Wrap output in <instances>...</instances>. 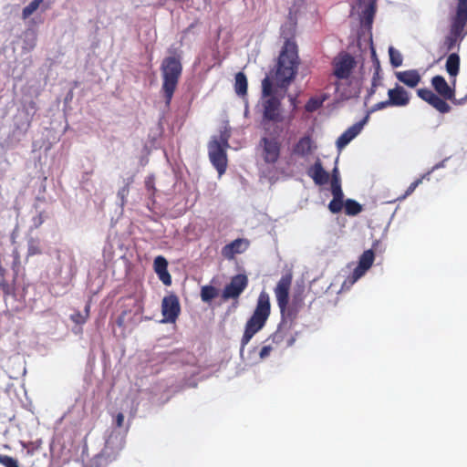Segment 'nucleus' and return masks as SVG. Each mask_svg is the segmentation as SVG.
<instances>
[{
	"mask_svg": "<svg viewBox=\"0 0 467 467\" xmlns=\"http://www.w3.org/2000/svg\"><path fill=\"white\" fill-rule=\"evenodd\" d=\"M280 37L284 45L276 64L262 80L261 126L265 135L284 137L288 134L290 118L283 115L281 101L287 95L292 104V95L287 94L292 82V7H288L287 20L281 26Z\"/></svg>",
	"mask_w": 467,
	"mask_h": 467,
	"instance_id": "f257e3e1",
	"label": "nucleus"
},
{
	"mask_svg": "<svg viewBox=\"0 0 467 467\" xmlns=\"http://www.w3.org/2000/svg\"><path fill=\"white\" fill-rule=\"evenodd\" d=\"M36 110L34 100L28 101L16 109L9 124L8 132L1 142L2 148L13 150L25 140Z\"/></svg>",
	"mask_w": 467,
	"mask_h": 467,
	"instance_id": "f03ea898",
	"label": "nucleus"
},
{
	"mask_svg": "<svg viewBox=\"0 0 467 467\" xmlns=\"http://www.w3.org/2000/svg\"><path fill=\"white\" fill-rule=\"evenodd\" d=\"M431 82L437 94L429 88H419L417 95L440 113L444 114L450 112L451 106L446 100L454 99L455 88L451 87L441 75L432 77Z\"/></svg>",
	"mask_w": 467,
	"mask_h": 467,
	"instance_id": "7ed1b4c3",
	"label": "nucleus"
},
{
	"mask_svg": "<svg viewBox=\"0 0 467 467\" xmlns=\"http://www.w3.org/2000/svg\"><path fill=\"white\" fill-rule=\"evenodd\" d=\"M467 35V0H458L455 13L450 19V29L444 37L441 47L445 52L459 49Z\"/></svg>",
	"mask_w": 467,
	"mask_h": 467,
	"instance_id": "20e7f679",
	"label": "nucleus"
},
{
	"mask_svg": "<svg viewBox=\"0 0 467 467\" xmlns=\"http://www.w3.org/2000/svg\"><path fill=\"white\" fill-rule=\"evenodd\" d=\"M161 71L162 76L161 91L165 105L169 107L182 73V61L174 57H164L161 64Z\"/></svg>",
	"mask_w": 467,
	"mask_h": 467,
	"instance_id": "39448f33",
	"label": "nucleus"
},
{
	"mask_svg": "<svg viewBox=\"0 0 467 467\" xmlns=\"http://www.w3.org/2000/svg\"><path fill=\"white\" fill-rule=\"evenodd\" d=\"M57 259L56 275L57 282L66 286L70 284L77 274V262L74 256L67 252L59 253Z\"/></svg>",
	"mask_w": 467,
	"mask_h": 467,
	"instance_id": "423d86ee",
	"label": "nucleus"
},
{
	"mask_svg": "<svg viewBox=\"0 0 467 467\" xmlns=\"http://www.w3.org/2000/svg\"><path fill=\"white\" fill-rule=\"evenodd\" d=\"M292 284V273H285L278 281L275 289L276 300L281 313V321H285V317L292 315V307L288 306L289 288Z\"/></svg>",
	"mask_w": 467,
	"mask_h": 467,
	"instance_id": "0eeeda50",
	"label": "nucleus"
},
{
	"mask_svg": "<svg viewBox=\"0 0 467 467\" xmlns=\"http://www.w3.org/2000/svg\"><path fill=\"white\" fill-rule=\"evenodd\" d=\"M125 445V435L119 431H112L106 440L104 448L98 455V458L106 462L114 461L122 451Z\"/></svg>",
	"mask_w": 467,
	"mask_h": 467,
	"instance_id": "6e6552de",
	"label": "nucleus"
},
{
	"mask_svg": "<svg viewBox=\"0 0 467 467\" xmlns=\"http://www.w3.org/2000/svg\"><path fill=\"white\" fill-rule=\"evenodd\" d=\"M292 133L288 130L287 136H265L261 139L263 146V158L267 163H275L280 155V146L283 141L290 143Z\"/></svg>",
	"mask_w": 467,
	"mask_h": 467,
	"instance_id": "1a4fd4ad",
	"label": "nucleus"
},
{
	"mask_svg": "<svg viewBox=\"0 0 467 467\" xmlns=\"http://www.w3.org/2000/svg\"><path fill=\"white\" fill-rule=\"evenodd\" d=\"M333 75L338 79H348L353 69L357 67L354 57L347 52H340L332 62Z\"/></svg>",
	"mask_w": 467,
	"mask_h": 467,
	"instance_id": "9d476101",
	"label": "nucleus"
},
{
	"mask_svg": "<svg viewBox=\"0 0 467 467\" xmlns=\"http://www.w3.org/2000/svg\"><path fill=\"white\" fill-rule=\"evenodd\" d=\"M226 149L219 142L217 136H213L208 143L210 161L219 175L224 173L227 168Z\"/></svg>",
	"mask_w": 467,
	"mask_h": 467,
	"instance_id": "9b49d317",
	"label": "nucleus"
},
{
	"mask_svg": "<svg viewBox=\"0 0 467 467\" xmlns=\"http://www.w3.org/2000/svg\"><path fill=\"white\" fill-rule=\"evenodd\" d=\"M248 285V278L244 274H238L231 278L222 293L223 300L235 299L244 292Z\"/></svg>",
	"mask_w": 467,
	"mask_h": 467,
	"instance_id": "f8f14e48",
	"label": "nucleus"
},
{
	"mask_svg": "<svg viewBox=\"0 0 467 467\" xmlns=\"http://www.w3.org/2000/svg\"><path fill=\"white\" fill-rule=\"evenodd\" d=\"M375 259L374 252L371 249L366 250L360 255L358 266L354 269L351 275L344 282L343 285L348 284L352 285L371 267Z\"/></svg>",
	"mask_w": 467,
	"mask_h": 467,
	"instance_id": "ddd939ff",
	"label": "nucleus"
},
{
	"mask_svg": "<svg viewBox=\"0 0 467 467\" xmlns=\"http://www.w3.org/2000/svg\"><path fill=\"white\" fill-rule=\"evenodd\" d=\"M181 311L179 298L170 295L162 299L161 312L163 318L161 321H176Z\"/></svg>",
	"mask_w": 467,
	"mask_h": 467,
	"instance_id": "4468645a",
	"label": "nucleus"
},
{
	"mask_svg": "<svg viewBox=\"0 0 467 467\" xmlns=\"http://www.w3.org/2000/svg\"><path fill=\"white\" fill-rule=\"evenodd\" d=\"M270 297L265 291L258 296L255 310L247 321H266L270 315Z\"/></svg>",
	"mask_w": 467,
	"mask_h": 467,
	"instance_id": "2eb2a0df",
	"label": "nucleus"
},
{
	"mask_svg": "<svg viewBox=\"0 0 467 467\" xmlns=\"http://www.w3.org/2000/svg\"><path fill=\"white\" fill-rule=\"evenodd\" d=\"M391 107H406L410 101V93L400 85H396L388 91Z\"/></svg>",
	"mask_w": 467,
	"mask_h": 467,
	"instance_id": "dca6fc26",
	"label": "nucleus"
},
{
	"mask_svg": "<svg viewBox=\"0 0 467 467\" xmlns=\"http://www.w3.org/2000/svg\"><path fill=\"white\" fill-rule=\"evenodd\" d=\"M307 175L313 180L316 185L323 186L328 183L330 174L323 168L320 160L310 166L307 170Z\"/></svg>",
	"mask_w": 467,
	"mask_h": 467,
	"instance_id": "f3484780",
	"label": "nucleus"
},
{
	"mask_svg": "<svg viewBox=\"0 0 467 467\" xmlns=\"http://www.w3.org/2000/svg\"><path fill=\"white\" fill-rule=\"evenodd\" d=\"M368 117H366L361 121L355 123L351 127H349L348 130H346L337 140V147L338 150H342L345 148L356 136H358L362 128L364 123L367 121Z\"/></svg>",
	"mask_w": 467,
	"mask_h": 467,
	"instance_id": "a211bd4d",
	"label": "nucleus"
},
{
	"mask_svg": "<svg viewBox=\"0 0 467 467\" xmlns=\"http://www.w3.org/2000/svg\"><path fill=\"white\" fill-rule=\"evenodd\" d=\"M395 77L400 82L410 88H416L421 80V76L417 69L398 71L395 73Z\"/></svg>",
	"mask_w": 467,
	"mask_h": 467,
	"instance_id": "6ab92c4d",
	"label": "nucleus"
},
{
	"mask_svg": "<svg viewBox=\"0 0 467 467\" xmlns=\"http://www.w3.org/2000/svg\"><path fill=\"white\" fill-rule=\"evenodd\" d=\"M445 68L450 78H452V84H455L456 77L460 72V56L453 52L451 53L446 60Z\"/></svg>",
	"mask_w": 467,
	"mask_h": 467,
	"instance_id": "aec40b11",
	"label": "nucleus"
},
{
	"mask_svg": "<svg viewBox=\"0 0 467 467\" xmlns=\"http://www.w3.org/2000/svg\"><path fill=\"white\" fill-rule=\"evenodd\" d=\"M248 244L243 239H235L223 248V254L225 257H233L234 254L245 251Z\"/></svg>",
	"mask_w": 467,
	"mask_h": 467,
	"instance_id": "412c9836",
	"label": "nucleus"
},
{
	"mask_svg": "<svg viewBox=\"0 0 467 467\" xmlns=\"http://www.w3.org/2000/svg\"><path fill=\"white\" fill-rule=\"evenodd\" d=\"M376 1L377 0H368V5L365 6V9L362 11L361 14V23L365 26L370 27L374 16L376 13ZM360 4L367 2V0H358Z\"/></svg>",
	"mask_w": 467,
	"mask_h": 467,
	"instance_id": "4be33fe9",
	"label": "nucleus"
},
{
	"mask_svg": "<svg viewBox=\"0 0 467 467\" xmlns=\"http://www.w3.org/2000/svg\"><path fill=\"white\" fill-rule=\"evenodd\" d=\"M313 141L309 136L303 137L294 146V154L306 156L312 152Z\"/></svg>",
	"mask_w": 467,
	"mask_h": 467,
	"instance_id": "5701e85b",
	"label": "nucleus"
},
{
	"mask_svg": "<svg viewBox=\"0 0 467 467\" xmlns=\"http://www.w3.org/2000/svg\"><path fill=\"white\" fill-rule=\"evenodd\" d=\"M247 78L242 71L235 74L234 78V91L237 96L244 97L247 94Z\"/></svg>",
	"mask_w": 467,
	"mask_h": 467,
	"instance_id": "b1692460",
	"label": "nucleus"
},
{
	"mask_svg": "<svg viewBox=\"0 0 467 467\" xmlns=\"http://www.w3.org/2000/svg\"><path fill=\"white\" fill-rule=\"evenodd\" d=\"M309 74V68L306 66H303L297 54V47L294 43V80L298 75L305 78Z\"/></svg>",
	"mask_w": 467,
	"mask_h": 467,
	"instance_id": "393cba45",
	"label": "nucleus"
},
{
	"mask_svg": "<svg viewBox=\"0 0 467 467\" xmlns=\"http://www.w3.org/2000/svg\"><path fill=\"white\" fill-rule=\"evenodd\" d=\"M37 35L34 29H27L23 36V49L31 51L36 45Z\"/></svg>",
	"mask_w": 467,
	"mask_h": 467,
	"instance_id": "a878e982",
	"label": "nucleus"
},
{
	"mask_svg": "<svg viewBox=\"0 0 467 467\" xmlns=\"http://www.w3.org/2000/svg\"><path fill=\"white\" fill-rule=\"evenodd\" d=\"M265 323H247L243 338L242 347L245 346L253 336L258 332Z\"/></svg>",
	"mask_w": 467,
	"mask_h": 467,
	"instance_id": "bb28decb",
	"label": "nucleus"
},
{
	"mask_svg": "<svg viewBox=\"0 0 467 467\" xmlns=\"http://www.w3.org/2000/svg\"><path fill=\"white\" fill-rule=\"evenodd\" d=\"M345 213L348 216H356L363 210L362 205L353 199H347L344 203Z\"/></svg>",
	"mask_w": 467,
	"mask_h": 467,
	"instance_id": "cd10ccee",
	"label": "nucleus"
},
{
	"mask_svg": "<svg viewBox=\"0 0 467 467\" xmlns=\"http://www.w3.org/2000/svg\"><path fill=\"white\" fill-rule=\"evenodd\" d=\"M219 290L213 285H203L201 289V298L204 303H210L213 299L218 297Z\"/></svg>",
	"mask_w": 467,
	"mask_h": 467,
	"instance_id": "c85d7f7f",
	"label": "nucleus"
},
{
	"mask_svg": "<svg viewBox=\"0 0 467 467\" xmlns=\"http://www.w3.org/2000/svg\"><path fill=\"white\" fill-rule=\"evenodd\" d=\"M431 171H428L427 173L423 174L420 178L415 180L413 182L410 183V185L406 190L405 193L399 197L398 200H403L410 196L415 189L422 182L424 179H428Z\"/></svg>",
	"mask_w": 467,
	"mask_h": 467,
	"instance_id": "c756f323",
	"label": "nucleus"
},
{
	"mask_svg": "<svg viewBox=\"0 0 467 467\" xmlns=\"http://www.w3.org/2000/svg\"><path fill=\"white\" fill-rule=\"evenodd\" d=\"M389 54L392 67H398L402 65L403 58L399 50L395 49L393 47H390L389 48Z\"/></svg>",
	"mask_w": 467,
	"mask_h": 467,
	"instance_id": "7c9ffc66",
	"label": "nucleus"
},
{
	"mask_svg": "<svg viewBox=\"0 0 467 467\" xmlns=\"http://www.w3.org/2000/svg\"><path fill=\"white\" fill-rule=\"evenodd\" d=\"M44 0H32L27 5L23 8L22 17L24 19L29 17L36 9L39 7L40 4Z\"/></svg>",
	"mask_w": 467,
	"mask_h": 467,
	"instance_id": "2f4dec72",
	"label": "nucleus"
},
{
	"mask_svg": "<svg viewBox=\"0 0 467 467\" xmlns=\"http://www.w3.org/2000/svg\"><path fill=\"white\" fill-rule=\"evenodd\" d=\"M47 219V215L45 212H43V211L38 212L31 219L30 230L32 231V230L39 228L45 223V221Z\"/></svg>",
	"mask_w": 467,
	"mask_h": 467,
	"instance_id": "473e14b6",
	"label": "nucleus"
},
{
	"mask_svg": "<svg viewBox=\"0 0 467 467\" xmlns=\"http://www.w3.org/2000/svg\"><path fill=\"white\" fill-rule=\"evenodd\" d=\"M373 65H374V73L372 76L371 84L374 87H379L381 85V80H382L379 61L377 58H375Z\"/></svg>",
	"mask_w": 467,
	"mask_h": 467,
	"instance_id": "72a5a7b5",
	"label": "nucleus"
},
{
	"mask_svg": "<svg viewBox=\"0 0 467 467\" xmlns=\"http://www.w3.org/2000/svg\"><path fill=\"white\" fill-rule=\"evenodd\" d=\"M153 268L155 273H159L160 271H163L168 268V261L162 255H158L154 258Z\"/></svg>",
	"mask_w": 467,
	"mask_h": 467,
	"instance_id": "f704fd0d",
	"label": "nucleus"
},
{
	"mask_svg": "<svg viewBox=\"0 0 467 467\" xmlns=\"http://www.w3.org/2000/svg\"><path fill=\"white\" fill-rule=\"evenodd\" d=\"M41 253L39 243L37 240L34 238H29L27 241V254L35 255Z\"/></svg>",
	"mask_w": 467,
	"mask_h": 467,
	"instance_id": "c9c22d12",
	"label": "nucleus"
},
{
	"mask_svg": "<svg viewBox=\"0 0 467 467\" xmlns=\"http://www.w3.org/2000/svg\"><path fill=\"white\" fill-rule=\"evenodd\" d=\"M323 104V100H320L317 98H311L306 103L305 109L307 112H314L321 108Z\"/></svg>",
	"mask_w": 467,
	"mask_h": 467,
	"instance_id": "e433bc0d",
	"label": "nucleus"
},
{
	"mask_svg": "<svg viewBox=\"0 0 467 467\" xmlns=\"http://www.w3.org/2000/svg\"><path fill=\"white\" fill-rule=\"evenodd\" d=\"M0 464L5 467H20L16 459L5 454H0Z\"/></svg>",
	"mask_w": 467,
	"mask_h": 467,
	"instance_id": "4c0bfd02",
	"label": "nucleus"
},
{
	"mask_svg": "<svg viewBox=\"0 0 467 467\" xmlns=\"http://www.w3.org/2000/svg\"><path fill=\"white\" fill-rule=\"evenodd\" d=\"M343 199H332L328 203V209L332 213H338L344 208Z\"/></svg>",
	"mask_w": 467,
	"mask_h": 467,
	"instance_id": "58836bf2",
	"label": "nucleus"
},
{
	"mask_svg": "<svg viewBox=\"0 0 467 467\" xmlns=\"http://www.w3.org/2000/svg\"><path fill=\"white\" fill-rule=\"evenodd\" d=\"M141 315L140 313L139 312V309L136 310L134 316L132 317H127V312L124 310L122 311V313L118 317V318L116 319V321L118 322H120V321H141Z\"/></svg>",
	"mask_w": 467,
	"mask_h": 467,
	"instance_id": "ea45409f",
	"label": "nucleus"
},
{
	"mask_svg": "<svg viewBox=\"0 0 467 467\" xmlns=\"http://www.w3.org/2000/svg\"><path fill=\"white\" fill-rule=\"evenodd\" d=\"M331 184V193L333 195V199H343L344 193L341 188L340 183H330Z\"/></svg>",
	"mask_w": 467,
	"mask_h": 467,
	"instance_id": "a19ab883",
	"label": "nucleus"
},
{
	"mask_svg": "<svg viewBox=\"0 0 467 467\" xmlns=\"http://www.w3.org/2000/svg\"><path fill=\"white\" fill-rule=\"evenodd\" d=\"M167 53L169 54V56L167 57H174V58H177L180 61L182 60V50H181L179 47H176L174 46H171L167 49Z\"/></svg>",
	"mask_w": 467,
	"mask_h": 467,
	"instance_id": "79ce46f5",
	"label": "nucleus"
},
{
	"mask_svg": "<svg viewBox=\"0 0 467 467\" xmlns=\"http://www.w3.org/2000/svg\"><path fill=\"white\" fill-rule=\"evenodd\" d=\"M159 277V279L165 285H171V276L168 271V268H166L163 271H160L156 274Z\"/></svg>",
	"mask_w": 467,
	"mask_h": 467,
	"instance_id": "37998d69",
	"label": "nucleus"
},
{
	"mask_svg": "<svg viewBox=\"0 0 467 467\" xmlns=\"http://www.w3.org/2000/svg\"><path fill=\"white\" fill-rule=\"evenodd\" d=\"M229 138L230 134L227 130H223L220 132V136L217 137L219 142L223 145V147L228 148L229 147Z\"/></svg>",
	"mask_w": 467,
	"mask_h": 467,
	"instance_id": "c03bdc74",
	"label": "nucleus"
},
{
	"mask_svg": "<svg viewBox=\"0 0 467 467\" xmlns=\"http://www.w3.org/2000/svg\"><path fill=\"white\" fill-rule=\"evenodd\" d=\"M329 180H330V183H340L341 182L340 172H339V170L337 165L333 168Z\"/></svg>",
	"mask_w": 467,
	"mask_h": 467,
	"instance_id": "a18cd8bd",
	"label": "nucleus"
},
{
	"mask_svg": "<svg viewBox=\"0 0 467 467\" xmlns=\"http://www.w3.org/2000/svg\"><path fill=\"white\" fill-rule=\"evenodd\" d=\"M0 286L4 292L5 295H13L15 296V293H14V286L10 284H8L5 280H2L0 282Z\"/></svg>",
	"mask_w": 467,
	"mask_h": 467,
	"instance_id": "49530a36",
	"label": "nucleus"
},
{
	"mask_svg": "<svg viewBox=\"0 0 467 467\" xmlns=\"http://www.w3.org/2000/svg\"><path fill=\"white\" fill-rule=\"evenodd\" d=\"M388 107H391L389 99L385 101H380V102L375 104L372 108V111L380 110V109H386Z\"/></svg>",
	"mask_w": 467,
	"mask_h": 467,
	"instance_id": "de8ad7c7",
	"label": "nucleus"
},
{
	"mask_svg": "<svg viewBox=\"0 0 467 467\" xmlns=\"http://www.w3.org/2000/svg\"><path fill=\"white\" fill-rule=\"evenodd\" d=\"M71 321H83V313L79 310H75L70 314Z\"/></svg>",
	"mask_w": 467,
	"mask_h": 467,
	"instance_id": "09e8293b",
	"label": "nucleus"
},
{
	"mask_svg": "<svg viewBox=\"0 0 467 467\" xmlns=\"http://www.w3.org/2000/svg\"><path fill=\"white\" fill-rule=\"evenodd\" d=\"M271 350H272V348L270 346H264L259 352L260 358L262 359L265 358L266 357H268L270 355Z\"/></svg>",
	"mask_w": 467,
	"mask_h": 467,
	"instance_id": "8fccbe9b",
	"label": "nucleus"
},
{
	"mask_svg": "<svg viewBox=\"0 0 467 467\" xmlns=\"http://www.w3.org/2000/svg\"><path fill=\"white\" fill-rule=\"evenodd\" d=\"M89 311H90V302L89 300L86 302L83 311V321H86L87 318L89 317Z\"/></svg>",
	"mask_w": 467,
	"mask_h": 467,
	"instance_id": "3c124183",
	"label": "nucleus"
},
{
	"mask_svg": "<svg viewBox=\"0 0 467 467\" xmlns=\"http://www.w3.org/2000/svg\"><path fill=\"white\" fill-rule=\"evenodd\" d=\"M123 422H124V415H123V413L119 412V413L116 415V419H115L116 426H117L118 428H120V427H122Z\"/></svg>",
	"mask_w": 467,
	"mask_h": 467,
	"instance_id": "603ef678",
	"label": "nucleus"
},
{
	"mask_svg": "<svg viewBox=\"0 0 467 467\" xmlns=\"http://www.w3.org/2000/svg\"><path fill=\"white\" fill-rule=\"evenodd\" d=\"M145 186L148 190V192H152V193L155 192V187H154V183L151 180H147L145 182Z\"/></svg>",
	"mask_w": 467,
	"mask_h": 467,
	"instance_id": "864d4df0",
	"label": "nucleus"
},
{
	"mask_svg": "<svg viewBox=\"0 0 467 467\" xmlns=\"http://www.w3.org/2000/svg\"><path fill=\"white\" fill-rule=\"evenodd\" d=\"M454 105H462L467 101V95L460 99H457L455 97L453 99H450Z\"/></svg>",
	"mask_w": 467,
	"mask_h": 467,
	"instance_id": "5fc2aeb1",
	"label": "nucleus"
},
{
	"mask_svg": "<svg viewBox=\"0 0 467 467\" xmlns=\"http://www.w3.org/2000/svg\"><path fill=\"white\" fill-rule=\"evenodd\" d=\"M127 192V190L125 188H122L120 189L119 192H118V197L120 199L121 201V205L124 204V198H125V193Z\"/></svg>",
	"mask_w": 467,
	"mask_h": 467,
	"instance_id": "6e6d98bb",
	"label": "nucleus"
},
{
	"mask_svg": "<svg viewBox=\"0 0 467 467\" xmlns=\"http://www.w3.org/2000/svg\"><path fill=\"white\" fill-rule=\"evenodd\" d=\"M377 88L378 87H374L371 85V87L368 90L366 99H369L376 93Z\"/></svg>",
	"mask_w": 467,
	"mask_h": 467,
	"instance_id": "4d7b16f0",
	"label": "nucleus"
},
{
	"mask_svg": "<svg viewBox=\"0 0 467 467\" xmlns=\"http://www.w3.org/2000/svg\"><path fill=\"white\" fill-rule=\"evenodd\" d=\"M236 306H237V302L233 303V304H232V306H229V308H228V311H227V312H230V311H232V310H234V309L236 308Z\"/></svg>",
	"mask_w": 467,
	"mask_h": 467,
	"instance_id": "13d9d810",
	"label": "nucleus"
},
{
	"mask_svg": "<svg viewBox=\"0 0 467 467\" xmlns=\"http://www.w3.org/2000/svg\"><path fill=\"white\" fill-rule=\"evenodd\" d=\"M351 97V95H348V94H345V93H342L340 94V98L341 99H348Z\"/></svg>",
	"mask_w": 467,
	"mask_h": 467,
	"instance_id": "bf43d9fd",
	"label": "nucleus"
},
{
	"mask_svg": "<svg viewBox=\"0 0 467 467\" xmlns=\"http://www.w3.org/2000/svg\"><path fill=\"white\" fill-rule=\"evenodd\" d=\"M335 86H336V90H337V91H339L340 82H339V81H337V82L335 83Z\"/></svg>",
	"mask_w": 467,
	"mask_h": 467,
	"instance_id": "052dcab7",
	"label": "nucleus"
}]
</instances>
